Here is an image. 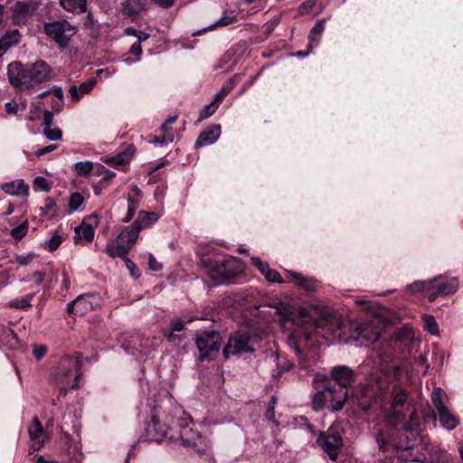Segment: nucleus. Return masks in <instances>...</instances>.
I'll return each instance as SVG.
<instances>
[{
	"mask_svg": "<svg viewBox=\"0 0 463 463\" xmlns=\"http://www.w3.org/2000/svg\"><path fill=\"white\" fill-rule=\"evenodd\" d=\"M387 422L396 430L415 431L420 426V418L414 405L409 402L408 392L397 385L391 392V405L386 416Z\"/></svg>",
	"mask_w": 463,
	"mask_h": 463,
	"instance_id": "nucleus-1",
	"label": "nucleus"
},
{
	"mask_svg": "<svg viewBox=\"0 0 463 463\" xmlns=\"http://www.w3.org/2000/svg\"><path fill=\"white\" fill-rule=\"evenodd\" d=\"M52 71V68L43 60L26 64L14 61L7 68L11 85L21 91L51 80Z\"/></svg>",
	"mask_w": 463,
	"mask_h": 463,
	"instance_id": "nucleus-2",
	"label": "nucleus"
},
{
	"mask_svg": "<svg viewBox=\"0 0 463 463\" xmlns=\"http://www.w3.org/2000/svg\"><path fill=\"white\" fill-rule=\"evenodd\" d=\"M54 383L64 395L69 390L79 388L81 377L80 362L79 357L63 356L52 373Z\"/></svg>",
	"mask_w": 463,
	"mask_h": 463,
	"instance_id": "nucleus-3",
	"label": "nucleus"
},
{
	"mask_svg": "<svg viewBox=\"0 0 463 463\" xmlns=\"http://www.w3.org/2000/svg\"><path fill=\"white\" fill-rule=\"evenodd\" d=\"M258 341L255 335L249 331H238L232 335L228 344L223 348V356L227 359L231 355H240L244 353H253V345Z\"/></svg>",
	"mask_w": 463,
	"mask_h": 463,
	"instance_id": "nucleus-4",
	"label": "nucleus"
},
{
	"mask_svg": "<svg viewBox=\"0 0 463 463\" xmlns=\"http://www.w3.org/2000/svg\"><path fill=\"white\" fill-rule=\"evenodd\" d=\"M43 32L60 48L63 49L68 46L71 38L78 32V28L67 20L62 19L44 24Z\"/></svg>",
	"mask_w": 463,
	"mask_h": 463,
	"instance_id": "nucleus-5",
	"label": "nucleus"
},
{
	"mask_svg": "<svg viewBox=\"0 0 463 463\" xmlns=\"http://www.w3.org/2000/svg\"><path fill=\"white\" fill-rule=\"evenodd\" d=\"M383 388L384 383L382 382L381 376L378 374L372 375L356 393L357 406L364 412H368L375 401L377 392Z\"/></svg>",
	"mask_w": 463,
	"mask_h": 463,
	"instance_id": "nucleus-6",
	"label": "nucleus"
},
{
	"mask_svg": "<svg viewBox=\"0 0 463 463\" xmlns=\"http://www.w3.org/2000/svg\"><path fill=\"white\" fill-rule=\"evenodd\" d=\"M175 418L165 415L163 419L159 415H154L151 422L146 428V436L147 439L159 442L164 438L168 437L174 430Z\"/></svg>",
	"mask_w": 463,
	"mask_h": 463,
	"instance_id": "nucleus-7",
	"label": "nucleus"
},
{
	"mask_svg": "<svg viewBox=\"0 0 463 463\" xmlns=\"http://www.w3.org/2000/svg\"><path fill=\"white\" fill-rule=\"evenodd\" d=\"M170 439L180 440L183 446L195 449L202 444L203 439L198 431L184 422V420H182V421L175 420L174 430L170 434Z\"/></svg>",
	"mask_w": 463,
	"mask_h": 463,
	"instance_id": "nucleus-8",
	"label": "nucleus"
},
{
	"mask_svg": "<svg viewBox=\"0 0 463 463\" xmlns=\"http://www.w3.org/2000/svg\"><path fill=\"white\" fill-rule=\"evenodd\" d=\"M222 337L216 331H203L196 335V346L200 352V360L210 357L212 352H218Z\"/></svg>",
	"mask_w": 463,
	"mask_h": 463,
	"instance_id": "nucleus-9",
	"label": "nucleus"
},
{
	"mask_svg": "<svg viewBox=\"0 0 463 463\" xmlns=\"http://www.w3.org/2000/svg\"><path fill=\"white\" fill-rule=\"evenodd\" d=\"M442 390L435 388L431 393V402L437 411L440 424L447 430H454L458 425V418L453 415L441 400Z\"/></svg>",
	"mask_w": 463,
	"mask_h": 463,
	"instance_id": "nucleus-10",
	"label": "nucleus"
},
{
	"mask_svg": "<svg viewBox=\"0 0 463 463\" xmlns=\"http://www.w3.org/2000/svg\"><path fill=\"white\" fill-rule=\"evenodd\" d=\"M317 443L331 460L337 459L343 446L342 437L338 433H322L317 439Z\"/></svg>",
	"mask_w": 463,
	"mask_h": 463,
	"instance_id": "nucleus-11",
	"label": "nucleus"
},
{
	"mask_svg": "<svg viewBox=\"0 0 463 463\" xmlns=\"http://www.w3.org/2000/svg\"><path fill=\"white\" fill-rule=\"evenodd\" d=\"M98 306L99 299L97 297L90 294H84L68 303L67 311L76 316H84L88 312L95 309Z\"/></svg>",
	"mask_w": 463,
	"mask_h": 463,
	"instance_id": "nucleus-12",
	"label": "nucleus"
},
{
	"mask_svg": "<svg viewBox=\"0 0 463 463\" xmlns=\"http://www.w3.org/2000/svg\"><path fill=\"white\" fill-rule=\"evenodd\" d=\"M38 4L34 1L16 2L11 8L12 20L15 25H22L35 13Z\"/></svg>",
	"mask_w": 463,
	"mask_h": 463,
	"instance_id": "nucleus-13",
	"label": "nucleus"
},
{
	"mask_svg": "<svg viewBox=\"0 0 463 463\" xmlns=\"http://www.w3.org/2000/svg\"><path fill=\"white\" fill-rule=\"evenodd\" d=\"M351 330V337L356 341H362V344L364 341L373 343L380 337L379 331L374 330L367 321L353 324Z\"/></svg>",
	"mask_w": 463,
	"mask_h": 463,
	"instance_id": "nucleus-14",
	"label": "nucleus"
},
{
	"mask_svg": "<svg viewBox=\"0 0 463 463\" xmlns=\"http://www.w3.org/2000/svg\"><path fill=\"white\" fill-rule=\"evenodd\" d=\"M99 225V217L97 214H90L85 217L81 224L75 228V242L84 240L86 242H90L94 239V229Z\"/></svg>",
	"mask_w": 463,
	"mask_h": 463,
	"instance_id": "nucleus-15",
	"label": "nucleus"
},
{
	"mask_svg": "<svg viewBox=\"0 0 463 463\" xmlns=\"http://www.w3.org/2000/svg\"><path fill=\"white\" fill-rule=\"evenodd\" d=\"M330 376L343 388L351 387L356 380L354 371L347 365H336L332 367Z\"/></svg>",
	"mask_w": 463,
	"mask_h": 463,
	"instance_id": "nucleus-16",
	"label": "nucleus"
},
{
	"mask_svg": "<svg viewBox=\"0 0 463 463\" xmlns=\"http://www.w3.org/2000/svg\"><path fill=\"white\" fill-rule=\"evenodd\" d=\"M202 266L207 269L208 275L216 282L222 283L226 279L223 261H216L210 258L203 259Z\"/></svg>",
	"mask_w": 463,
	"mask_h": 463,
	"instance_id": "nucleus-17",
	"label": "nucleus"
},
{
	"mask_svg": "<svg viewBox=\"0 0 463 463\" xmlns=\"http://www.w3.org/2000/svg\"><path fill=\"white\" fill-rule=\"evenodd\" d=\"M376 442L378 445V448L380 450H382L384 453H390L392 455H394L398 453L400 450H406L409 449V447H402L395 441H393L389 435H387L383 430L379 431L376 435Z\"/></svg>",
	"mask_w": 463,
	"mask_h": 463,
	"instance_id": "nucleus-18",
	"label": "nucleus"
},
{
	"mask_svg": "<svg viewBox=\"0 0 463 463\" xmlns=\"http://www.w3.org/2000/svg\"><path fill=\"white\" fill-rule=\"evenodd\" d=\"M335 390L334 387L326 386L323 390L317 392L312 400V407L315 411L322 410L328 402L335 399Z\"/></svg>",
	"mask_w": 463,
	"mask_h": 463,
	"instance_id": "nucleus-19",
	"label": "nucleus"
},
{
	"mask_svg": "<svg viewBox=\"0 0 463 463\" xmlns=\"http://www.w3.org/2000/svg\"><path fill=\"white\" fill-rule=\"evenodd\" d=\"M220 135V125H213L212 127L200 133L194 146L200 147L205 145H212L219 138Z\"/></svg>",
	"mask_w": 463,
	"mask_h": 463,
	"instance_id": "nucleus-20",
	"label": "nucleus"
},
{
	"mask_svg": "<svg viewBox=\"0 0 463 463\" xmlns=\"http://www.w3.org/2000/svg\"><path fill=\"white\" fill-rule=\"evenodd\" d=\"M1 189L5 194L14 196H26L29 191L28 185L22 179L5 183L1 185Z\"/></svg>",
	"mask_w": 463,
	"mask_h": 463,
	"instance_id": "nucleus-21",
	"label": "nucleus"
},
{
	"mask_svg": "<svg viewBox=\"0 0 463 463\" xmlns=\"http://www.w3.org/2000/svg\"><path fill=\"white\" fill-rule=\"evenodd\" d=\"M288 274L298 288L309 292L317 290L318 287L317 280L309 277H305L301 273H298L295 271H288Z\"/></svg>",
	"mask_w": 463,
	"mask_h": 463,
	"instance_id": "nucleus-22",
	"label": "nucleus"
},
{
	"mask_svg": "<svg viewBox=\"0 0 463 463\" xmlns=\"http://www.w3.org/2000/svg\"><path fill=\"white\" fill-rule=\"evenodd\" d=\"M159 219V215L156 213H146L140 211L136 221L132 223L137 231L140 232L141 230L149 227L151 224L156 222Z\"/></svg>",
	"mask_w": 463,
	"mask_h": 463,
	"instance_id": "nucleus-23",
	"label": "nucleus"
},
{
	"mask_svg": "<svg viewBox=\"0 0 463 463\" xmlns=\"http://www.w3.org/2000/svg\"><path fill=\"white\" fill-rule=\"evenodd\" d=\"M96 84V80L94 79L89 80L83 83H81L79 87L72 85L69 89V93L71 96V99L73 102H78L83 97V95L90 92Z\"/></svg>",
	"mask_w": 463,
	"mask_h": 463,
	"instance_id": "nucleus-24",
	"label": "nucleus"
},
{
	"mask_svg": "<svg viewBox=\"0 0 463 463\" xmlns=\"http://www.w3.org/2000/svg\"><path fill=\"white\" fill-rule=\"evenodd\" d=\"M139 232L137 229L132 224L127 228H125L118 236V240L122 242L124 246L127 247V251L130 250V248L135 244Z\"/></svg>",
	"mask_w": 463,
	"mask_h": 463,
	"instance_id": "nucleus-25",
	"label": "nucleus"
},
{
	"mask_svg": "<svg viewBox=\"0 0 463 463\" xmlns=\"http://www.w3.org/2000/svg\"><path fill=\"white\" fill-rule=\"evenodd\" d=\"M226 279H230L243 271V265L238 258H228L223 260Z\"/></svg>",
	"mask_w": 463,
	"mask_h": 463,
	"instance_id": "nucleus-26",
	"label": "nucleus"
},
{
	"mask_svg": "<svg viewBox=\"0 0 463 463\" xmlns=\"http://www.w3.org/2000/svg\"><path fill=\"white\" fill-rule=\"evenodd\" d=\"M146 0H127L123 6V13L128 17H136L146 7Z\"/></svg>",
	"mask_w": 463,
	"mask_h": 463,
	"instance_id": "nucleus-27",
	"label": "nucleus"
},
{
	"mask_svg": "<svg viewBox=\"0 0 463 463\" xmlns=\"http://www.w3.org/2000/svg\"><path fill=\"white\" fill-rule=\"evenodd\" d=\"M61 5L68 12L81 14L87 10V0H61Z\"/></svg>",
	"mask_w": 463,
	"mask_h": 463,
	"instance_id": "nucleus-28",
	"label": "nucleus"
},
{
	"mask_svg": "<svg viewBox=\"0 0 463 463\" xmlns=\"http://www.w3.org/2000/svg\"><path fill=\"white\" fill-rule=\"evenodd\" d=\"M459 287V281L458 278L453 277L448 279L447 281H443L439 283L437 289L438 294L440 296H447L455 293Z\"/></svg>",
	"mask_w": 463,
	"mask_h": 463,
	"instance_id": "nucleus-29",
	"label": "nucleus"
},
{
	"mask_svg": "<svg viewBox=\"0 0 463 463\" xmlns=\"http://www.w3.org/2000/svg\"><path fill=\"white\" fill-rule=\"evenodd\" d=\"M106 253L112 258H126L128 254L127 247L122 244L118 240L117 243H109L105 250Z\"/></svg>",
	"mask_w": 463,
	"mask_h": 463,
	"instance_id": "nucleus-30",
	"label": "nucleus"
},
{
	"mask_svg": "<svg viewBox=\"0 0 463 463\" xmlns=\"http://www.w3.org/2000/svg\"><path fill=\"white\" fill-rule=\"evenodd\" d=\"M439 279L440 277H436L430 280L415 281L412 284L407 286V291L411 294H415L417 292L430 290L433 288V283L437 282Z\"/></svg>",
	"mask_w": 463,
	"mask_h": 463,
	"instance_id": "nucleus-31",
	"label": "nucleus"
},
{
	"mask_svg": "<svg viewBox=\"0 0 463 463\" xmlns=\"http://www.w3.org/2000/svg\"><path fill=\"white\" fill-rule=\"evenodd\" d=\"M133 153H134V149L132 146H128L126 150H124L123 152H120L118 153L117 156H111L109 158H108L106 160V162L108 164H114V165H122L126 163H128L132 156H133Z\"/></svg>",
	"mask_w": 463,
	"mask_h": 463,
	"instance_id": "nucleus-32",
	"label": "nucleus"
},
{
	"mask_svg": "<svg viewBox=\"0 0 463 463\" xmlns=\"http://www.w3.org/2000/svg\"><path fill=\"white\" fill-rule=\"evenodd\" d=\"M28 433L32 440L39 442L43 435V428L38 418H33L31 426L28 429Z\"/></svg>",
	"mask_w": 463,
	"mask_h": 463,
	"instance_id": "nucleus-33",
	"label": "nucleus"
},
{
	"mask_svg": "<svg viewBox=\"0 0 463 463\" xmlns=\"http://www.w3.org/2000/svg\"><path fill=\"white\" fill-rule=\"evenodd\" d=\"M325 28H326V20L325 19H321L317 22V24L313 26V28L311 29L309 35H308V38L310 41V45H312L314 42H317V43H318L317 38L322 34Z\"/></svg>",
	"mask_w": 463,
	"mask_h": 463,
	"instance_id": "nucleus-34",
	"label": "nucleus"
},
{
	"mask_svg": "<svg viewBox=\"0 0 463 463\" xmlns=\"http://www.w3.org/2000/svg\"><path fill=\"white\" fill-rule=\"evenodd\" d=\"M424 328L431 335H438L439 326L433 316L423 315Z\"/></svg>",
	"mask_w": 463,
	"mask_h": 463,
	"instance_id": "nucleus-35",
	"label": "nucleus"
},
{
	"mask_svg": "<svg viewBox=\"0 0 463 463\" xmlns=\"http://www.w3.org/2000/svg\"><path fill=\"white\" fill-rule=\"evenodd\" d=\"M85 199L83 195L78 192L71 194L69 199V207L71 211H82L80 208Z\"/></svg>",
	"mask_w": 463,
	"mask_h": 463,
	"instance_id": "nucleus-36",
	"label": "nucleus"
},
{
	"mask_svg": "<svg viewBox=\"0 0 463 463\" xmlns=\"http://www.w3.org/2000/svg\"><path fill=\"white\" fill-rule=\"evenodd\" d=\"M93 169V164L90 161H81L74 165V170L78 175L86 176Z\"/></svg>",
	"mask_w": 463,
	"mask_h": 463,
	"instance_id": "nucleus-37",
	"label": "nucleus"
},
{
	"mask_svg": "<svg viewBox=\"0 0 463 463\" xmlns=\"http://www.w3.org/2000/svg\"><path fill=\"white\" fill-rule=\"evenodd\" d=\"M219 105L216 104V102H214L213 100L210 104L203 106V108L200 111L198 121H203L208 118L209 117L213 116L215 113Z\"/></svg>",
	"mask_w": 463,
	"mask_h": 463,
	"instance_id": "nucleus-38",
	"label": "nucleus"
},
{
	"mask_svg": "<svg viewBox=\"0 0 463 463\" xmlns=\"http://www.w3.org/2000/svg\"><path fill=\"white\" fill-rule=\"evenodd\" d=\"M34 294H28L23 298H16L10 303V307L15 308H25L31 307V301L33 298Z\"/></svg>",
	"mask_w": 463,
	"mask_h": 463,
	"instance_id": "nucleus-39",
	"label": "nucleus"
},
{
	"mask_svg": "<svg viewBox=\"0 0 463 463\" xmlns=\"http://www.w3.org/2000/svg\"><path fill=\"white\" fill-rule=\"evenodd\" d=\"M234 85L235 80L232 79L229 84L224 85L221 90L215 94L213 101L220 105L222 99L232 91Z\"/></svg>",
	"mask_w": 463,
	"mask_h": 463,
	"instance_id": "nucleus-40",
	"label": "nucleus"
},
{
	"mask_svg": "<svg viewBox=\"0 0 463 463\" xmlns=\"http://www.w3.org/2000/svg\"><path fill=\"white\" fill-rule=\"evenodd\" d=\"M43 134L47 137V139L51 141L60 140L62 137L61 130L56 126H49L48 128H44Z\"/></svg>",
	"mask_w": 463,
	"mask_h": 463,
	"instance_id": "nucleus-41",
	"label": "nucleus"
},
{
	"mask_svg": "<svg viewBox=\"0 0 463 463\" xmlns=\"http://www.w3.org/2000/svg\"><path fill=\"white\" fill-rule=\"evenodd\" d=\"M20 33L17 29L14 30H8L5 33L4 36H2L1 40H5V43L10 44V48L14 45H15L19 40H20Z\"/></svg>",
	"mask_w": 463,
	"mask_h": 463,
	"instance_id": "nucleus-42",
	"label": "nucleus"
},
{
	"mask_svg": "<svg viewBox=\"0 0 463 463\" xmlns=\"http://www.w3.org/2000/svg\"><path fill=\"white\" fill-rule=\"evenodd\" d=\"M128 209L126 217L123 219L124 222H128L134 216L136 210L138 206V201L135 200L131 195L128 196Z\"/></svg>",
	"mask_w": 463,
	"mask_h": 463,
	"instance_id": "nucleus-43",
	"label": "nucleus"
},
{
	"mask_svg": "<svg viewBox=\"0 0 463 463\" xmlns=\"http://www.w3.org/2000/svg\"><path fill=\"white\" fill-rule=\"evenodd\" d=\"M51 90V94L58 99V108L53 107V111L58 113L63 108V90L61 87L53 86Z\"/></svg>",
	"mask_w": 463,
	"mask_h": 463,
	"instance_id": "nucleus-44",
	"label": "nucleus"
},
{
	"mask_svg": "<svg viewBox=\"0 0 463 463\" xmlns=\"http://www.w3.org/2000/svg\"><path fill=\"white\" fill-rule=\"evenodd\" d=\"M27 230H28V222H24L22 224H20L19 226L13 228L11 230V235L13 238L19 241L26 235Z\"/></svg>",
	"mask_w": 463,
	"mask_h": 463,
	"instance_id": "nucleus-45",
	"label": "nucleus"
},
{
	"mask_svg": "<svg viewBox=\"0 0 463 463\" xmlns=\"http://www.w3.org/2000/svg\"><path fill=\"white\" fill-rule=\"evenodd\" d=\"M51 186L49 182L43 176H37L33 180V189L35 191H45L48 192Z\"/></svg>",
	"mask_w": 463,
	"mask_h": 463,
	"instance_id": "nucleus-46",
	"label": "nucleus"
},
{
	"mask_svg": "<svg viewBox=\"0 0 463 463\" xmlns=\"http://www.w3.org/2000/svg\"><path fill=\"white\" fill-rule=\"evenodd\" d=\"M56 202L54 201V199L51 198V197H48L45 199V202H44V206L42 208L43 209V213L44 215H50V216H52L54 215L55 212H56Z\"/></svg>",
	"mask_w": 463,
	"mask_h": 463,
	"instance_id": "nucleus-47",
	"label": "nucleus"
},
{
	"mask_svg": "<svg viewBox=\"0 0 463 463\" xmlns=\"http://www.w3.org/2000/svg\"><path fill=\"white\" fill-rule=\"evenodd\" d=\"M342 392L341 397H339L338 399H336L335 397L333 402H330L332 403L331 410L333 411H339L344 408V405H345L346 398H347V392Z\"/></svg>",
	"mask_w": 463,
	"mask_h": 463,
	"instance_id": "nucleus-48",
	"label": "nucleus"
},
{
	"mask_svg": "<svg viewBox=\"0 0 463 463\" xmlns=\"http://www.w3.org/2000/svg\"><path fill=\"white\" fill-rule=\"evenodd\" d=\"M251 264L257 268L260 272L265 277L267 270L270 268L268 262L262 261L259 257H252L250 259Z\"/></svg>",
	"mask_w": 463,
	"mask_h": 463,
	"instance_id": "nucleus-49",
	"label": "nucleus"
},
{
	"mask_svg": "<svg viewBox=\"0 0 463 463\" xmlns=\"http://www.w3.org/2000/svg\"><path fill=\"white\" fill-rule=\"evenodd\" d=\"M412 338V332L408 327H403L401 330L397 331L394 335V339L396 341H408Z\"/></svg>",
	"mask_w": 463,
	"mask_h": 463,
	"instance_id": "nucleus-50",
	"label": "nucleus"
},
{
	"mask_svg": "<svg viewBox=\"0 0 463 463\" xmlns=\"http://www.w3.org/2000/svg\"><path fill=\"white\" fill-rule=\"evenodd\" d=\"M265 279L267 280H269V282H278V283L283 282L280 274L277 270L270 269V268L269 269V270H267Z\"/></svg>",
	"mask_w": 463,
	"mask_h": 463,
	"instance_id": "nucleus-51",
	"label": "nucleus"
},
{
	"mask_svg": "<svg viewBox=\"0 0 463 463\" xmlns=\"http://www.w3.org/2000/svg\"><path fill=\"white\" fill-rule=\"evenodd\" d=\"M160 131L162 133L161 136H163L165 137V140L173 142L174 134H173L171 127L168 126L167 123L164 122L161 125Z\"/></svg>",
	"mask_w": 463,
	"mask_h": 463,
	"instance_id": "nucleus-52",
	"label": "nucleus"
},
{
	"mask_svg": "<svg viewBox=\"0 0 463 463\" xmlns=\"http://www.w3.org/2000/svg\"><path fill=\"white\" fill-rule=\"evenodd\" d=\"M165 336L169 342L176 345L182 343L185 338L184 335L175 334V332L165 333Z\"/></svg>",
	"mask_w": 463,
	"mask_h": 463,
	"instance_id": "nucleus-53",
	"label": "nucleus"
},
{
	"mask_svg": "<svg viewBox=\"0 0 463 463\" xmlns=\"http://www.w3.org/2000/svg\"><path fill=\"white\" fill-rule=\"evenodd\" d=\"M61 243V237L59 234H53L49 241L48 248L51 251L56 250Z\"/></svg>",
	"mask_w": 463,
	"mask_h": 463,
	"instance_id": "nucleus-54",
	"label": "nucleus"
},
{
	"mask_svg": "<svg viewBox=\"0 0 463 463\" xmlns=\"http://www.w3.org/2000/svg\"><path fill=\"white\" fill-rule=\"evenodd\" d=\"M47 348L45 345H34L33 354L37 361H40L46 354Z\"/></svg>",
	"mask_w": 463,
	"mask_h": 463,
	"instance_id": "nucleus-55",
	"label": "nucleus"
},
{
	"mask_svg": "<svg viewBox=\"0 0 463 463\" xmlns=\"http://www.w3.org/2000/svg\"><path fill=\"white\" fill-rule=\"evenodd\" d=\"M235 20L234 16H222L221 19H219L214 24L211 25L210 28H214L216 26H226L231 24H232Z\"/></svg>",
	"mask_w": 463,
	"mask_h": 463,
	"instance_id": "nucleus-56",
	"label": "nucleus"
},
{
	"mask_svg": "<svg viewBox=\"0 0 463 463\" xmlns=\"http://www.w3.org/2000/svg\"><path fill=\"white\" fill-rule=\"evenodd\" d=\"M171 332H181L184 328V322L179 318L173 319L170 323Z\"/></svg>",
	"mask_w": 463,
	"mask_h": 463,
	"instance_id": "nucleus-57",
	"label": "nucleus"
},
{
	"mask_svg": "<svg viewBox=\"0 0 463 463\" xmlns=\"http://www.w3.org/2000/svg\"><path fill=\"white\" fill-rule=\"evenodd\" d=\"M53 112L54 111H49L44 110L43 112V125L44 128H48L49 126L52 127L53 125Z\"/></svg>",
	"mask_w": 463,
	"mask_h": 463,
	"instance_id": "nucleus-58",
	"label": "nucleus"
},
{
	"mask_svg": "<svg viewBox=\"0 0 463 463\" xmlns=\"http://www.w3.org/2000/svg\"><path fill=\"white\" fill-rule=\"evenodd\" d=\"M33 255H17L15 257V262L19 265L25 266L28 265L33 260Z\"/></svg>",
	"mask_w": 463,
	"mask_h": 463,
	"instance_id": "nucleus-59",
	"label": "nucleus"
},
{
	"mask_svg": "<svg viewBox=\"0 0 463 463\" xmlns=\"http://www.w3.org/2000/svg\"><path fill=\"white\" fill-rule=\"evenodd\" d=\"M415 364L418 366H421L424 368V373L428 372V369L430 368V364L427 363V353L420 354L418 359L416 360Z\"/></svg>",
	"mask_w": 463,
	"mask_h": 463,
	"instance_id": "nucleus-60",
	"label": "nucleus"
},
{
	"mask_svg": "<svg viewBox=\"0 0 463 463\" xmlns=\"http://www.w3.org/2000/svg\"><path fill=\"white\" fill-rule=\"evenodd\" d=\"M57 148V146L56 145H49V146H46L44 147H42V148H39L36 152H35V155L40 157L42 156H44L48 153H51L52 151H54L55 149Z\"/></svg>",
	"mask_w": 463,
	"mask_h": 463,
	"instance_id": "nucleus-61",
	"label": "nucleus"
},
{
	"mask_svg": "<svg viewBox=\"0 0 463 463\" xmlns=\"http://www.w3.org/2000/svg\"><path fill=\"white\" fill-rule=\"evenodd\" d=\"M148 265L152 270L158 271L162 269V265L159 263L153 254H149Z\"/></svg>",
	"mask_w": 463,
	"mask_h": 463,
	"instance_id": "nucleus-62",
	"label": "nucleus"
},
{
	"mask_svg": "<svg viewBox=\"0 0 463 463\" xmlns=\"http://www.w3.org/2000/svg\"><path fill=\"white\" fill-rule=\"evenodd\" d=\"M124 259H125L126 266L129 269L131 276L136 277V278L139 277L138 271L136 272L137 267H136L135 263L127 257Z\"/></svg>",
	"mask_w": 463,
	"mask_h": 463,
	"instance_id": "nucleus-63",
	"label": "nucleus"
},
{
	"mask_svg": "<svg viewBox=\"0 0 463 463\" xmlns=\"http://www.w3.org/2000/svg\"><path fill=\"white\" fill-rule=\"evenodd\" d=\"M5 111L8 114H15L18 110V105L14 100H10L5 104Z\"/></svg>",
	"mask_w": 463,
	"mask_h": 463,
	"instance_id": "nucleus-64",
	"label": "nucleus"
}]
</instances>
